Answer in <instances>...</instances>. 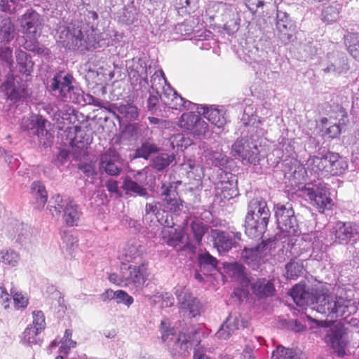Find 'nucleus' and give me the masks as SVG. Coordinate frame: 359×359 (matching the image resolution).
<instances>
[{
	"instance_id": "a878e982",
	"label": "nucleus",
	"mask_w": 359,
	"mask_h": 359,
	"mask_svg": "<svg viewBox=\"0 0 359 359\" xmlns=\"http://www.w3.org/2000/svg\"><path fill=\"white\" fill-rule=\"evenodd\" d=\"M147 67L142 66L138 61L133 62V65L128 67V75L133 85L139 83L140 88H147L149 86Z\"/></svg>"
},
{
	"instance_id": "cd10ccee",
	"label": "nucleus",
	"mask_w": 359,
	"mask_h": 359,
	"mask_svg": "<svg viewBox=\"0 0 359 359\" xmlns=\"http://www.w3.org/2000/svg\"><path fill=\"white\" fill-rule=\"evenodd\" d=\"M196 109L198 114H202L205 118L217 128H222L226 123V119L220 111L212 106H197Z\"/></svg>"
},
{
	"instance_id": "4d7b16f0",
	"label": "nucleus",
	"mask_w": 359,
	"mask_h": 359,
	"mask_svg": "<svg viewBox=\"0 0 359 359\" xmlns=\"http://www.w3.org/2000/svg\"><path fill=\"white\" fill-rule=\"evenodd\" d=\"M33 322L32 324L29 325L31 327H34L38 330L42 331L45 328V317L41 311H36L33 312Z\"/></svg>"
},
{
	"instance_id": "c85d7f7f",
	"label": "nucleus",
	"mask_w": 359,
	"mask_h": 359,
	"mask_svg": "<svg viewBox=\"0 0 359 359\" xmlns=\"http://www.w3.org/2000/svg\"><path fill=\"white\" fill-rule=\"evenodd\" d=\"M301 241L303 242L302 245L304 249L312 248L313 254L316 253V255H313L315 259L321 258L318 252H323L325 246L322 241L319 239L316 232L303 234Z\"/></svg>"
},
{
	"instance_id": "a19ab883",
	"label": "nucleus",
	"mask_w": 359,
	"mask_h": 359,
	"mask_svg": "<svg viewBox=\"0 0 359 359\" xmlns=\"http://www.w3.org/2000/svg\"><path fill=\"white\" fill-rule=\"evenodd\" d=\"M226 270L229 276L241 280L243 285L245 286L248 284L249 280L244 275V268L241 264L238 263L230 264L226 266Z\"/></svg>"
},
{
	"instance_id": "de8ad7c7",
	"label": "nucleus",
	"mask_w": 359,
	"mask_h": 359,
	"mask_svg": "<svg viewBox=\"0 0 359 359\" xmlns=\"http://www.w3.org/2000/svg\"><path fill=\"white\" fill-rule=\"evenodd\" d=\"M123 188L127 191L135 193L140 196H144L147 194L146 189L130 178H126L124 180Z\"/></svg>"
},
{
	"instance_id": "8fccbe9b",
	"label": "nucleus",
	"mask_w": 359,
	"mask_h": 359,
	"mask_svg": "<svg viewBox=\"0 0 359 359\" xmlns=\"http://www.w3.org/2000/svg\"><path fill=\"white\" fill-rule=\"evenodd\" d=\"M272 359H297V355L292 349L278 346L272 353Z\"/></svg>"
},
{
	"instance_id": "f257e3e1",
	"label": "nucleus",
	"mask_w": 359,
	"mask_h": 359,
	"mask_svg": "<svg viewBox=\"0 0 359 359\" xmlns=\"http://www.w3.org/2000/svg\"><path fill=\"white\" fill-rule=\"evenodd\" d=\"M290 295L298 306L312 305V309L318 313L331 318L344 316L351 304L350 300L330 295L325 287L318 288L313 293L310 292L304 285H296L291 290Z\"/></svg>"
},
{
	"instance_id": "6ab92c4d",
	"label": "nucleus",
	"mask_w": 359,
	"mask_h": 359,
	"mask_svg": "<svg viewBox=\"0 0 359 359\" xmlns=\"http://www.w3.org/2000/svg\"><path fill=\"white\" fill-rule=\"evenodd\" d=\"M100 168L109 175H117L120 173L122 162L118 154L109 149L100 158Z\"/></svg>"
},
{
	"instance_id": "4c0bfd02",
	"label": "nucleus",
	"mask_w": 359,
	"mask_h": 359,
	"mask_svg": "<svg viewBox=\"0 0 359 359\" xmlns=\"http://www.w3.org/2000/svg\"><path fill=\"white\" fill-rule=\"evenodd\" d=\"M198 263L201 271L210 272L216 269L217 260L210 253L204 252L198 255Z\"/></svg>"
},
{
	"instance_id": "dca6fc26",
	"label": "nucleus",
	"mask_w": 359,
	"mask_h": 359,
	"mask_svg": "<svg viewBox=\"0 0 359 359\" xmlns=\"http://www.w3.org/2000/svg\"><path fill=\"white\" fill-rule=\"evenodd\" d=\"M232 149L243 161L256 164L259 160V150L255 142L238 139L233 144Z\"/></svg>"
},
{
	"instance_id": "f8f14e48",
	"label": "nucleus",
	"mask_w": 359,
	"mask_h": 359,
	"mask_svg": "<svg viewBox=\"0 0 359 359\" xmlns=\"http://www.w3.org/2000/svg\"><path fill=\"white\" fill-rule=\"evenodd\" d=\"M149 276L148 264L143 262L141 264L130 265L124 269L123 277L126 278V287L134 290L133 294L140 292Z\"/></svg>"
},
{
	"instance_id": "ea45409f",
	"label": "nucleus",
	"mask_w": 359,
	"mask_h": 359,
	"mask_svg": "<svg viewBox=\"0 0 359 359\" xmlns=\"http://www.w3.org/2000/svg\"><path fill=\"white\" fill-rule=\"evenodd\" d=\"M41 332L37 328L28 325L22 333V342L29 346L39 344L41 339L38 335Z\"/></svg>"
},
{
	"instance_id": "49530a36",
	"label": "nucleus",
	"mask_w": 359,
	"mask_h": 359,
	"mask_svg": "<svg viewBox=\"0 0 359 359\" xmlns=\"http://www.w3.org/2000/svg\"><path fill=\"white\" fill-rule=\"evenodd\" d=\"M0 255L2 262L12 267L15 266L20 260L19 254L14 250H1Z\"/></svg>"
},
{
	"instance_id": "6e6552de",
	"label": "nucleus",
	"mask_w": 359,
	"mask_h": 359,
	"mask_svg": "<svg viewBox=\"0 0 359 359\" xmlns=\"http://www.w3.org/2000/svg\"><path fill=\"white\" fill-rule=\"evenodd\" d=\"M175 294L179 305V311L184 317L192 318L201 313L202 304L189 288L178 285L175 287Z\"/></svg>"
},
{
	"instance_id": "423d86ee",
	"label": "nucleus",
	"mask_w": 359,
	"mask_h": 359,
	"mask_svg": "<svg viewBox=\"0 0 359 359\" xmlns=\"http://www.w3.org/2000/svg\"><path fill=\"white\" fill-rule=\"evenodd\" d=\"M301 196L319 210L329 209L334 205L329 188L321 182L304 186L301 189Z\"/></svg>"
},
{
	"instance_id": "2f4dec72",
	"label": "nucleus",
	"mask_w": 359,
	"mask_h": 359,
	"mask_svg": "<svg viewBox=\"0 0 359 359\" xmlns=\"http://www.w3.org/2000/svg\"><path fill=\"white\" fill-rule=\"evenodd\" d=\"M253 292L259 297H268L273 294L274 287L269 280L259 279L251 283Z\"/></svg>"
},
{
	"instance_id": "79ce46f5",
	"label": "nucleus",
	"mask_w": 359,
	"mask_h": 359,
	"mask_svg": "<svg viewBox=\"0 0 359 359\" xmlns=\"http://www.w3.org/2000/svg\"><path fill=\"white\" fill-rule=\"evenodd\" d=\"M121 9L123 11L118 16L119 20L127 25L133 24L136 19L137 14L133 1L130 6H123Z\"/></svg>"
},
{
	"instance_id": "e2e57ef3",
	"label": "nucleus",
	"mask_w": 359,
	"mask_h": 359,
	"mask_svg": "<svg viewBox=\"0 0 359 359\" xmlns=\"http://www.w3.org/2000/svg\"><path fill=\"white\" fill-rule=\"evenodd\" d=\"M264 0H245L246 6L252 13L257 12L264 6Z\"/></svg>"
},
{
	"instance_id": "9b49d317",
	"label": "nucleus",
	"mask_w": 359,
	"mask_h": 359,
	"mask_svg": "<svg viewBox=\"0 0 359 359\" xmlns=\"http://www.w3.org/2000/svg\"><path fill=\"white\" fill-rule=\"evenodd\" d=\"M324 341L338 356L342 357L346 354V349L348 344V339L344 327L339 324H334L325 330Z\"/></svg>"
},
{
	"instance_id": "6e6d98bb",
	"label": "nucleus",
	"mask_w": 359,
	"mask_h": 359,
	"mask_svg": "<svg viewBox=\"0 0 359 359\" xmlns=\"http://www.w3.org/2000/svg\"><path fill=\"white\" fill-rule=\"evenodd\" d=\"M184 165H187L189 168L188 174L194 175V177L196 180H200L204 176V170L202 166L199 164H195L191 160H189Z\"/></svg>"
},
{
	"instance_id": "ddd939ff",
	"label": "nucleus",
	"mask_w": 359,
	"mask_h": 359,
	"mask_svg": "<svg viewBox=\"0 0 359 359\" xmlns=\"http://www.w3.org/2000/svg\"><path fill=\"white\" fill-rule=\"evenodd\" d=\"M21 32L31 39H36L40 36L43 26V19L40 15L32 9L26 11L18 19Z\"/></svg>"
},
{
	"instance_id": "680f3d73",
	"label": "nucleus",
	"mask_w": 359,
	"mask_h": 359,
	"mask_svg": "<svg viewBox=\"0 0 359 359\" xmlns=\"http://www.w3.org/2000/svg\"><path fill=\"white\" fill-rule=\"evenodd\" d=\"M123 272H124V269H121V276H118V274L116 273H111L108 278H109V280L114 283V284H116L118 286H125L126 287V278L125 277H123Z\"/></svg>"
},
{
	"instance_id": "bb28decb",
	"label": "nucleus",
	"mask_w": 359,
	"mask_h": 359,
	"mask_svg": "<svg viewBox=\"0 0 359 359\" xmlns=\"http://www.w3.org/2000/svg\"><path fill=\"white\" fill-rule=\"evenodd\" d=\"M7 100L16 102L26 97L29 95L28 90L23 86L15 85L13 81H8L1 86Z\"/></svg>"
},
{
	"instance_id": "c756f323",
	"label": "nucleus",
	"mask_w": 359,
	"mask_h": 359,
	"mask_svg": "<svg viewBox=\"0 0 359 359\" xmlns=\"http://www.w3.org/2000/svg\"><path fill=\"white\" fill-rule=\"evenodd\" d=\"M15 29L8 17H0V42L10 43L15 37Z\"/></svg>"
},
{
	"instance_id": "052dcab7",
	"label": "nucleus",
	"mask_w": 359,
	"mask_h": 359,
	"mask_svg": "<svg viewBox=\"0 0 359 359\" xmlns=\"http://www.w3.org/2000/svg\"><path fill=\"white\" fill-rule=\"evenodd\" d=\"M197 0H179L177 3V8L180 9H185L189 13L194 10L196 7Z\"/></svg>"
},
{
	"instance_id": "7c9ffc66",
	"label": "nucleus",
	"mask_w": 359,
	"mask_h": 359,
	"mask_svg": "<svg viewBox=\"0 0 359 359\" xmlns=\"http://www.w3.org/2000/svg\"><path fill=\"white\" fill-rule=\"evenodd\" d=\"M168 86H170L167 83L163 72L162 70L156 71L151 79V88L153 90L162 98L164 93L168 92Z\"/></svg>"
},
{
	"instance_id": "338daca9",
	"label": "nucleus",
	"mask_w": 359,
	"mask_h": 359,
	"mask_svg": "<svg viewBox=\"0 0 359 359\" xmlns=\"http://www.w3.org/2000/svg\"><path fill=\"white\" fill-rule=\"evenodd\" d=\"M0 58L6 62L9 63L10 65L13 64L12 60V50L9 47H5L0 49Z\"/></svg>"
},
{
	"instance_id": "3c124183",
	"label": "nucleus",
	"mask_w": 359,
	"mask_h": 359,
	"mask_svg": "<svg viewBox=\"0 0 359 359\" xmlns=\"http://www.w3.org/2000/svg\"><path fill=\"white\" fill-rule=\"evenodd\" d=\"M348 40V50L353 57L359 61V35L351 34Z\"/></svg>"
},
{
	"instance_id": "c9c22d12",
	"label": "nucleus",
	"mask_w": 359,
	"mask_h": 359,
	"mask_svg": "<svg viewBox=\"0 0 359 359\" xmlns=\"http://www.w3.org/2000/svg\"><path fill=\"white\" fill-rule=\"evenodd\" d=\"M330 161L332 169L329 172L331 175H339L344 173L348 168L347 162L340 157L338 154L330 153Z\"/></svg>"
},
{
	"instance_id": "20e7f679",
	"label": "nucleus",
	"mask_w": 359,
	"mask_h": 359,
	"mask_svg": "<svg viewBox=\"0 0 359 359\" xmlns=\"http://www.w3.org/2000/svg\"><path fill=\"white\" fill-rule=\"evenodd\" d=\"M74 81L73 76L70 74H57L50 83L53 94L64 102L80 104L83 100V92L73 85Z\"/></svg>"
},
{
	"instance_id": "a211bd4d",
	"label": "nucleus",
	"mask_w": 359,
	"mask_h": 359,
	"mask_svg": "<svg viewBox=\"0 0 359 359\" xmlns=\"http://www.w3.org/2000/svg\"><path fill=\"white\" fill-rule=\"evenodd\" d=\"M332 240L339 244H346L355 235H359V224L338 222L330 229Z\"/></svg>"
},
{
	"instance_id": "72a5a7b5",
	"label": "nucleus",
	"mask_w": 359,
	"mask_h": 359,
	"mask_svg": "<svg viewBox=\"0 0 359 359\" xmlns=\"http://www.w3.org/2000/svg\"><path fill=\"white\" fill-rule=\"evenodd\" d=\"M69 133H74V136L70 137V143L75 147L79 148H83L90 144V138L86 136V134L83 130L80 127L69 128Z\"/></svg>"
},
{
	"instance_id": "aec40b11",
	"label": "nucleus",
	"mask_w": 359,
	"mask_h": 359,
	"mask_svg": "<svg viewBox=\"0 0 359 359\" xmlns=\"http://www.w3.org/2000/svg\"><path fill=\"white\" fill-rule=\"evenodd\" d=\"M246 325L247 321L243 320L241 314H230L217 332V336L219 339H227L236 330H238L240 327H245Z\"/></svg>"
},
{
	"instance_id": "37998d69",
	"label": "nucleus",
	"mask_w": 359,
	"mask_h": 359,
	"mask_svg": "<svg viewBox=\"0 0 359 359\" xmlns=\"http://www.w3.org/2000/svg\"><path fill=\"white\" fill-rule=\"evenodd\" d=\"M293 25L290 21L285 22H276V29L279 33V38L284 42L290 41L292 36Z\"/></svg>"
},
{
	"instance_id": "f03ea898",
	"label": "nucleus",
	"mask_w": 359,
	"mask_h": 359,
	"mask_svg": "<svg viewBox=\"0 0 359 359\" xmlns=\"http://www.w3.org/2000/svg\"><path fill=\"white\" fill-rule=\"evenodd\" d=\"M160 331L161 339L172 358L180 359L186 357L194 348V359H210L201 353L198 348L196 349L201 342V332L196 328L191 327L188 332L177 334L175 330L170 327L169 320L165 318L161 320Z\"/></svg>"
},
{
	"instance_id": "774afa93",
	"label": "nucleus",
	"mask_w": 359,
	"mask_h": 359,
	"mask_svg": "<svg viewBox=\"0 0 359 359\" xmlns=\"http://www.w3.org/2000/svg\"><path fill=\"white\" fill-rule=\"evenodd\" d=\"M11 300L9 294L4 288L0 287V303L4 309H7L9 307Z\"/></svg>"
},
{
	"instance_id": "09e8293b",
	"label": "nucleus",
	"mask_w": 359,
	"mask_h": 359,
	"mask_svg": "<svg viewBox=\"0 0 359 359\" xmlns=\"http://www.w3.org/2000/svg\"><path fill=\"white\" fill-rule=\"evenodd\" d=\"M72 335V330H65L64 337L61 340V346L60 347V352L61 353L68 354L71 348H74L76 346V342L71 339Z\"/></svg>"
},
{
	"instance_id": "864d4df0",
	"label": "nucleus",
	"mask_w": 359,
	"mask_h": 359,
	"mask_svg": "<svg viewBox=\"0 0 359 359\" xmlns=\"http://www.w3.org/2000/svg\"><path fill=\"white\" fill-rule=\"evenodd\" d=\"M285 276L287 278L294 279L303 271V266L296 262H290L286 265Z\"/></svg>"
},
{
	"instance_id": "0e129e2a",
	"label": "nucleus",
	"mask_w": 359,
	"mask_h": 359,
	"mask_svg": "<svg viewBox=\"0 0 359 359\" xmlns=\"http://www.w3.org/2000/svg\"><path fill=\"white\" fill-rule=\"evenodd\" d=\"M340 133L341 129L339 126L334 123L325 128V135H327L330 138H335L340 134Z\"/></svg>"
},
{
	"instance_id": "4be33fe9",
	"label": "nucleus",
	"mask_w": 359,
	"mask_h": 359,
	"mask_svg": "<svg viewBox=\"0 0 359 359\" xmlns=\"http://www.w3.org/2000/svg\"><path fill=\"white\" fill-rule=\"evenodd\" d=\"M165 222L168 225L164 226L161 231V237L163 242L174 248L185 244V233L183 229H175L170 226L167 219Z\"/></svg>"
},
{
	"instance_id": "13d9d810",
	"label": "nucleus",
	"mask_w": 359,
	"mask_h": 359,
	"mask_svg": "<svg viewBox=\"0 0 359 359\" xmlns=\"http://www.w3.org/2000/svg\"><path fill=\"white\" fill-rule=\"evenodd\" d=\"M115 299H116L117 303H122L127 306H130L134 302L133 297L121 290H116Z\"/></svg>"
},
{
	"instance_id": "39448f33",
	"label": "nucleus",
	"mask_w": 359,
	"mask_h": 359,
	"mask_svg": "<svg viewBox=\"0 0 359 359\" xmlns=\"http://www.w3.org/2000/svg\"><path fill=\"white\" fill-rule=\"evenodd\" d=\"M48 209L54 217H58L63 212V219L67 225L76 226L79 221L81 212L79 206L70 198L63 199L59 194L51 197Z\"/></svg>"
},
{
	"instance_id": "393cba45",
	"label": "nucleus",
	"mask_w": 359,
	"mask_h": 359,
	"mask_svg": "<svg viewBox=\"0 0 359 359\" xmlns=\"http://www.w3.org/2000/svg\"><path fill=\"white\" fill-rule=\"evenodd\" d=\"M162 189V195L164 196L163 201L165 203V208L174 212L180 211L182 207V202L178 198L176 187L172 184L168 186L163 184Z\"/></svg>"
},
{
	"instance_id": "7ed1b4c3",
	"label": "nucleus",
	"mask_w": 359,
	"mask_h": 359,
	"mask_svg": "<svg viewBox=\"0 0 359 359\" xmlns=\"http://www.w3.org/2000/svg\"><path fill=\"white\" fill-rule=\"evenodd\" d=\"M270 215L266 201L252 199L249 203L245 217L246 234L252 238L261 237L266 229Z\"/></svg>"
},
{
	"instance_id": "b1692460",
	"label": "nucleus",
	"mask_w": 359,
	"mask_h": 359,
	"mask_svg": "<svg viewBox=\"0 0 359 359\" xmlns=\"http://www.w3.org/2000/svg\"><path fill=\"white\" fill-rule=\"evenodd\" d=\"M267 253L268 247L262 243L255 248H245L242 252V258L246 264L254 266L263 262Z\"/></svg>"
},
{
	"instance_id": "5fc2aeb1",
	"label": "nucleus",
	"mask_w": 359,
	"mask_h": 359,
	"mask_svg": "<svg viewBox=\"0 0 359 359\" xmlns=\"http://www.w3.org/2000/svg\"><path fill=\"white\" fill-rule=\"evenodd\" d=\"M339 10L336 6H330L325 8L323 11V19L327 23H332L339 18Z\"/></svg>"
},
{
	"instance_id": "69168bd1",
	"label": "nucleus",
	"mask_w": 359,
	"mask_h": 359,
	"mask_svg": "<svg viewBox=\"0 0 359 359\" xmlns=\"http://www.w3.org/2000/svg\"><path fill=\"white\" fill-rule=\"evenodd\" d=\"M62 241L68 248H73L77 245L78 240L76 237L74 236L72 234L65 233L62 236Z\"/></svg>"
},
{
	"instance_id": "a18cd8bd",
	"label": "nucleus",
	"mask_w": 359,
	"mask_h": 359,
	"mask_svg": "<svg viewBox=\"0 0 359 359\" xmlns=\"http://www.w3.org/2000/svg\"><path fill=\"white\" fill-rule=\"evenodd\" d=\"M174 157L167 153L158 154L153 159L152 166L158 170H162L173 161Z\"/></svg>"
},
{
	"instance_id": "c03bdc74",
	"label": "nucleus",
	"mask_w": 359,
	"mask_h": 359,
	"mask_svg": "<svg viewBox=\"0 0 359 359\" xmlns=\"http://www.w3.org/2000/svg\"><path fill=\"white\" fill-rule=\"evenodd\" d=\"M158 148L154 144L145 142L136 149L135 157L147 159L151 154L158 153Z\"/></svg>"
},
{
	"instance_id": "603ef678",
	"label": "nucleus",
	"mask_w": 359,
	"mask_h": 359,
	"mask_svg": "<svg viewBox=\"0 0 359 359\" xmlns=\"http://www.w3.org/2000/svg\"><path fill=\"white\" fill-rule=\"evenodd\" d=\"M191 231L198 244H200L203 236L208 230V227L199 220L193 221L191 224Z\"/></svg>"
},
{
	"instance_id": "412c9836",
	"label": "nucleus",
	"mask_w": 359,
	"mask_h": 359,
	"mask_svg": "<svg viewBox=\"0 0 359 359\" xmlns=\"http://www.w3.org/2000/svg\"><path fill=\"white\" fill-rule=\"evenodd\" d=\"M145 247L139 241H130L120 251L118 258L126 262H136L141 259Z\"/></svg>"
},
{
	"instance_id": "58836bf2",
	"label": "nucleus",
	"mask_w": 359,
	"mask_h": 359,
	"mask_svg": "<svg viewBox=\"0 0 359 359\" xmlns=\"http://www.w3.org/2000/svg\"><path fill=\"white\" fill-rule=\"evenodd\" d=\"M116 108L128 121H135L139 116L138 109L133 104H120Z\"/></svg>"
},
{
	"instance_id": "473e14b6",
	"label": "nucleus",
	"mask_w": 359,
	"mask_h": 359,
	"mask_svg": "<svg viewBox=\"0 0 359 359\" xmlns=\"http://www.w3.org/2000/svg\"><path fill=\"white\" fill-rule=\"evenodd\" d=\"M31 191L33 197L36 200L38 208L42 209L48 198L45 187L40 182H34L31 186Z\"/></svg>"
},
{
	"instance_id": "2eb2a0df",
	"label": "nucleus",
	"mask_w": 359,
	"mask_h": 359,
	"mask_svg": "<svg viewBox=\"0 0 359 359\" xmlns=\"http://www.w3.org/2000/svg\"><path fill=\"white\" fill-rule=\"evenodd\" d=\"M179 126L194 136H205L208 132V123L198 115L192 113H184L179 121Z\"/></svg>"
},
{
	"instance_id": "0eeeda50",
	"label": "nucleus",
	"mask_w": 359,
	"mask_h": 359,
	"mask_svg": "<svg viewBox=\"0 0 359 359\" xmlns=\"http://www.w3.org/2000/svg\"><path fill=\"white\" fill-rule=\"evenodd\" d=\"M326 159L323 158L313 156L310 157L306 163V167L303 168L302 165L297 163L296 161L294 162L293 168H291L290 172H286L288 177H292L295 184L300 183L305 180V175H317L324 177V169L327 163Z\"/></svg>"
},
{
	"instance_id": "f3484780",
	"label": "nucleus",
	"mask_w": 359,
	"mask_h": 359,
	"mask_svg": "<svg viewBox=\"0 0 359 359\" xmlns=\"http://www.w3.org/2000/svg\"><path fill=\"white\" fill-rule=\"evenodd\" d=\"M213 244L219 253L229 252L241 238L240 232L224 231L218 229L211 231Z\"/></svg>"
},
{
	"instance_id": "1a4fd4ad",
	"label": "nucleus",
	"mask_w": 359,
	"mask_h": 359,
	"mask_svg": "<svg viewBox=\"0 0 359 359\" xmlns=\"http://www.w3.org/2000/svg\"><path fill=\"white\" fill-rule=\"evenodd\" d=\"M274 210L278 229L288 235H297L299 232V225L292 204L278 203L275 205Z\"/></svg>"
},
{
	"instance_id": "9d476101",
	"label": "nucleus",
	"mask_w": 359,
	"mask_h": 359,
	"mask_svg": "<svg viewBox=\"0 0 359 359\" xmlns=\"http://www.w3.org/2000/svg\"><path fill=\"white\" fill-rule=\"evenodd\" d=\"M46 121L41 116L32 114L28 117H25L21 122V128L24 130L31 132L38 137L39 144L44 147L50 145L53 136L46 128Z\"/></svg>"
},
{
	"instance_id": "4468645a",
	"label": "nucleus",
	"mask_w": 359,
	"mask_h": 359,
	"mask_svg": "<svg viewBox=\"0 0 359 359\" xmlns=\"http://www.w3.org/2000/svg\"><path fill=\"white\" fill-rule=\"evenodd\" d=\"M57 41L70 50H76L84 46V36L79 27L61 26L57 31Z\"/></svg>"
},
{
	"instance_id": "5701e85b",
	"label": "nucleus",
	"mask_w": 359,
	"mask_h": 359,
	"mask_svg": "<svg viewBox=\"0 0 359 359\" xmlns=\"http://www.w3.org/2000/svg\"><path fill=\"white\" fill-rule=\"evenodd\" d=\"M168 92L165 91L161 100L169 107L175 109H194L196 105L189 100H184L183 97L178 95L177 93L170 86H168Z\"/></svg>"
},
{
	"instance_id": "e433bc0d",
	"label": "nucleus",
	"mask_w": 359,
	"mask_h": 359,
	"mask_svg": "<svg viewBox=\"0 0 359 359\" xmlns=\"http://www.w3.org/2000/svg\"><path fill=\"white\" fill-rule=\"evenodd\" d=\"M146 297L154 304H161L162 307H170L174 304L175 299L168 292H157L154 294H146Z\"/></svg>"
},
{
	"instance_id": "bf43d9fd",
	"label": "nucleus",
	"mask_w": 359,
	"mask_h": 359,
	"mask_svg": "<svg viewBox=\"0 0 359 359\" xmlns=\"http://www.w3.org/2000/svg\"><path fill=\"white\" fill-rule=\"evenodd\" d=\"M13 294V300L15 306L18 308H25L28 304V298L23 294L22 292H14L11 291Z\"/></svg>"
},
{
	"instance_id": "f704fd0d",
	"label": "nucleus",
	"mask_w": 359,
	"mask_h": 359,
	"mask_svg": "<svg viewBox=\"0 0 359 359\" xmlns=\"http://www.w3.org/2000/svg\"><path fill=\"white\" fill-rule=\"evenodd\" d=\"M15 57L19 71L24 74L29 75L32 70L33 62L27 53L20 49L17 50Z\"/></svg>"
}]
</instances>
